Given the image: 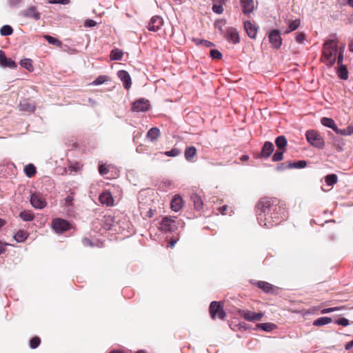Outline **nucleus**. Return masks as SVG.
<instances>
[{
	"label": "nucleus",
	"instance_id": "49530a36",
	"mask_svg": "<svg viewBox=\"0 0 353 353\" xmlns=\"http://www.w3.org/2000/svg\"><path fill=\"white\" fill-rule=\"evenodd\" d=\"M210 56L212 59H220L222 57L221 53L217 50H211Z\"/></svg>",
	"mask_w": 353,
	"mask_h": 353
},
{
	"label": "nucleus",
	"instance_id": "e2e57ef3",
	"mask_svg": "<svg viewBox=\"0 0 353 353\" xmlns=\"http://www.w3.org/2000/svg\"><path fill=\"white\" fill-rule=\"evenodd\" d=\"M353 347V342L351 341L345 345V350H349Z\"/></svg>",
	"mask_w": 353,
	"mask_h": 353
},
{
	"label": "nucleus",
	"instance_id": "774afa93",
	"mask_svg": "<svg viewBox=\"0 0 353 353\" xmlns=\"http://www.w3.org/2000/svg\"><path fill=\"white\" fill-rule=\"evenodd\" d=\"M110 353H124V352L121 350H113V351H111Z\"/></svg>",
	"mask_w": 353,
	"mask_h": 353
},
{
	"label": "nucleus",
	"instance_id": "c03bdc74",
	"mask_svg": "<svg viewBox=\"0 0 353 353\" xmlns=\"http://www.w3.org/2000/svg\"><path fill=\"white\" fill-rule=\"evenodd\" d=\"M99 172L101 175H105L109 172V165L106 164L100 165Z\"/></svg>",
	"mask_w": 353,
	"mask_h": 353
},
{
	"label": "nucleus",
	"instance_id": "f8f14e48",
	"mask_svg": "<svg viewBox=\"0 0 353 353\" xmlns=\"http://www.w3.org/2000/svg\"><path fill=\"white\" fill-rule=\"evenodd\" d=\"M163 21L161 17L154 16L152 17L148 24V30L156 32L159 30L163 26Z\"/></svg>",
	"mask_w": 353,
	"mask_h": 353
},
{
	"label": "nucleus",
	"instance_id": "f3484780",
	"mask_svg": "<svg viewBox=\"0 0 353 353\" xmlns=\"http://www.w3.org/2000/svg\"><path fill=\"white\" fill-rule=\"evenodd\" d=\"M99 201L103 205L111 206L113 205L114 200L112 194L109 192H104L99 196Z\"/></svg>",
	"mask_w": 353,
	"mask_h": 353
},
{
	"label": "nucleus",
	"instance_id": "de8ad7c7",
	"mask_svg": "<svg viewBox=\"0 0 353 353\" xmlns=\"http://www.w3.org/2000/svg\"><path fill=\"white\" fill-rule=\"evenodd\" d=\"M335 322L338 325H342V326H345V327L350 325L349 320L347 319H345V318L339 319L336 320Z\"/></svg>",
	"mask_w": 353,
	"mask_h": 353
},
{
	"label": "nucleus",
	"instance_id": "7ed1b4c3",
	"mask_svg": "<svg viewBox=\"0 0 353 353\" xmlns=\"http://www.w3.org/2000/svg\"><path fill=\"white\" fill-rule=\"evenodd\" d=\"M307 141L313 146L322 148L324 145V141L321 135L314 130H308L305 134Z\"/></svg>",
	"mask_w": 353,
	"mask_h": 353
},
{
	"label": "nucleus",
	"instance_id": "bb28decb",
	"mask_svg": "<svg viewBox=\"0 0 353 353\" xmlns=\"http://www.w3.org/2000/svg\"><path fill=\"white\" fill-rule=\"evenodd\" d=\"M191 199L192 200L196 209L201 210L203 208V201L200 196L196 194H192Z\"/></svg>",
	"mask_w": 353,
	"mask_h": 353
},
{
	"label": "nucleus",
	"instance_id": "f03ea898",
	"mask_svg": "<svg viewBox=\"0 0 353 353\" xmlns=\"http://www.w3.org/2000/svg\"><path fill=\"white\" fill-rule=\"evenodd\" d=\"M345 46L338 47L337 39L335 36L327 39L323 44L322 50V61L327 66L333 65L337 61V63L341 65L343 61V52Z\"/></svg>",
	"mask_w": 353,
	"mask_h": 353
},
{
	"label": "nucleus",
	"instance_id": "79ce46f5",
	"mask_svg": "<svg viewBox=\"0 0 353 353\" xmlns=\"http://www.w3.org/2000/svg\"><path fill=\"white\" fill-rule=\"evenodd\" d=\"M195 42H196V43L197 45H203V46H204L205 47H208V48L214 46V43H212L211 41L205 40V39L195 40Z\"/></svg>",
	"mask_w": 353,
	"mask_h": 353
},
{
	"label": "nucleus",
	"instance_id": "4c0bfd02",
	"mask_svg": "<svg viewBox=\"0 0 353 353\" xmlns=\"http://www.w3.org/2000/svg\"><path fill=\"white\" fill-rule=\"evenodd\" d=\"M44 38L50 44L54 45L57 46H61V42L59 40L52 36L45 35Z\"/></svg>",
	"mask_w": 353,
	"mask_h": 353
},
{
	"label": "nucleus",
	"instance_id": "2eb2a0df",
	"mask_svg": "<svg viewBox=\"0 0 353 353\" xmlns=\"http://www.w3.org/2000/svg\"><path fill=\"white\" fill-rule=\"evenodd\" d=\"M0 65L9 68H14L17 67L15 62L11 59L7 58L5 52L2 50H0Z\"/></svg>",
	"mask_w": 353,
	"mask_h": 353
},
{
	"label": "nucleus",
	"instance_id": "338daca9",
	"mask_svg": "<svg viewBox=\"0 0 353 353\" xmlns=\"http://www.w3.org/2000/svg\"><path fill=\"white\" fill-rule=\"evenodd\" d=\"M349 47H350V50L353 52V41H351Z\"/></svg>",
	"mask_w": 353,
	"mask_h": 353
},
{
	"label": "nucleus",
	"instance_id": "680f3d73",
	"mask_svg": "<svg viewBox=\"0 0 353 353\" xmlns=\"http://www.w3.org/2000/svg\"><path fill=\"white\" fill-rule=\"evenodd\" d=\"M331 309L332 310V312H333L344 310V309H345V306L334 307H331Z\"/></svg>",
	"mask_w": 353,
	"mask_h": 353
},
{
	"label": "nucleus",
	"instance_id": "8fccbe9b",
	"mask_svg": "<svg viewBox=\"0 0 353 353\" xmlns=\"http://www.w3.org/2000/svg\"><path fill=\"white\" fill-rule=\"evenodd\" d=\"M97 25V22L92 19H87L84 22L85 27H94Z\"/></svg>",
	"mask_w": 353,
	"mask_h": 353
},
{
	"label": "nucleus",
	"instance_id": "13d9d810",
	"mask_svg": "<svg viewBox=\"0 0 353 353\" xmlns=\"http://www.w3.org/2000/svg\"><path fill=\"white\" fill-rule=\"evenodd\" d=\"M183 202L181 198L178 195V204H177L178 210L183 208Z\"/></svg>",
	"mask_w": 353,
	"mask_h": 353
},
{
	"label": "nucleus",
	"instance_id": "58836bf2",
	"mask_svg": "<svg viewBox=\"0 0 353 353\" xmlns=\"http://www.w3.org/2000/svg\"><path fill=\"white\" fill-rule=\"evenodd\" d=\"M258 286L259 288L262 289L265 292H269L272 290V285L268 282L259 281L258 283Z\"/></svg>",
	"mask_w": 353,
	"mask_h": 353
},
{
	"label": "nucleus",
	"instance_id": "0eeeda50",
	"mask_svg": "<svg viewBox=\"0 0 353 353\" xmlns=\"http://www.w3.org/2000/svg\"><path fill=\"white\" fill-rule=\"evenodd\" d=\"M150 109V103L148 100L140 99L134 101L132 106V110L136 112H147Z\"/></svg>",
	"mask_w": 353,
	"mask_h": 353
},
{
	"label": "nucleus",
	"instance_id": "412c9836",
	"mask_svg": "<svg viewBox=\"0 0 353 353\" xmlns=\"http://www.w3.org/2000/svg\"><path fill=\"white\" fill-rule=\"evenodd\" d=\"M18 108L20 111L26 112H32L35 109V106L27 101L20 103Z\"/></svg>",
	"mask_w": 353,
	"mask_h": 353
},
{
	"label": "nucleus",
	"instance_id": "6ab92c4d",
	"mask_svg": "<svg viewBox=\"0 0 353 353\" xmlns=\"http://www.w3.org/2000/svg\"><path fill=\"white\" fill-rule=\"evenodd\" d=\"M244 27L249 37L252 39L255 38L257 33L256 28L250 21H245Z\"/></svg>",
	"mask_w": 353,
	"mask_h": 353
},
{
	"label": "nucleus",
	"instance_id": "a211bd4d",
	"mask_svg": "<svg viewBox=\"0 0 353 353\" xmlns=\"http://www.w3.org/2000/svg\"><path fill=\"white\" fill-rule=\"evenodd\" d=\"M274 151V145L272 142L266 141L265 142L262 150H261V156L263 158L269 157Z\"/></svg>",
	"mask_w": 353,
	"mask_h": 353
},
{
	"label": "nucleus",
	"instance_id": "4468645a",
	"mask_svg": "<svg viewBox=\"0 0 353 353\" xmlns=\"http://www.w3.org/2000/svg\"><path fill=\"white\" fill-rule=\"evenodd\" d=\"M241 6L242 7L243 12L249 15L253 12L254 10V0H241Z\"/></svg>",
	"mask_w": 353,
	"mask_h": 353
},
{
	"label": "nucleus",
	"instance_id": "393cba45",
	"mask_svg": "<svg viewBox=\"0 0 353 353\" xmlns=\"http://www.w3.org/2000/svg\"><path fill=\"white\" fill-rule=\"evenodd\" d=\"M257 327L266 332H271L276 327V325L272 323H259Z\"/></svg>",
	"mask_w": 353,
	"mask_h": 353
},
{
	"label": "nucleus",
	"instance_id": "6e6d98bb",
	"mask_svg": "<svg viewBox=\"0 0 353 353\" xmlns=\"http://www.w3.org/2000/svg\"><path fill=\"white\" fill-rule=\"evenodd\" d=\"M165 154L168 157H175L176 155V149L173 148L170 151L165 152Z\"/></svg>",
	"mask_w": 353,
	"mask_h": 353
},
{
	"label": "nucleus",
	"instance_id": "e433bc0d",
	"mask_svg": "<svg viewBox=\"0 0 353 353\" xmlns=\"http://www.w3.org/2000/svg\"><path fill=\"white\" fill-rule=\"evenodd\" d=\"M28 237V234L23 230H19L14 235V239L17 242H23Z\"/></svg>",
	"mask_w": 353,
	"mask_h": 353
},
{
	"label": "nucleus",
	"instance_id": "7c9ffc66",
	"mask_svg": "<svg viewBox=\"0 0 353 353\" xmlns=\"http://www.w3.org/2000/svg\"><path fill=\"white\" fill-rule=\"evenodd\" d=\"M300 26V20L296 19L294 21H291L287 29L285 30V33H290L295 30H296Z\"/></svg>",
	"mask_w": 353,
	"mask_h": 353
},
{
	"label": "nucleus",
	"instance_id": "20e7f679",
	"mask_svg": "<svg viewBox=\"0 0 353 353\" xmlns=\"http://www.w3.org/2000/svg\"><path fill=\"white\" fill-rule=\"evenodd\" d=\"M209 312L212 319H213L216 318L223 319L226 315L221 303L217 301H212L210 303Z\"/></svg>",
	"mask_w": 353,
	"mask_h": 353
},
{
	"label": "nucleus",
	"instance_id": "1a4fd4ad",
	"mask_svg": "<svg viewBox=\"0 0 353 353\" xmlns=\"http://www.w3.org/2000/svg\"><path fill=\"white\" fill-rule=\"evenodd\" d=\"M225 37L228 41L232 42L234 44H236L239 42V33L234 28L230 27L227 28L225 33Z\"/></svg>",
	"mask_w": 353,
	"mask_h": 353
},
{
	"label": "nucleus",
	"instance_id": "423d86ee",
	"mask_svg": "<svg viewBox=\"0 0 353 353\" xmlns=\"http://www.w3.org/2000/svg\"><path fill=\"white\" fill-rule=\"evenodd\" d=\"M52 226L55 232L62 233L69 229L70 224L64 219H55L52 221Z\"/></svg>",
	"mask_w": 353,
	"mask_h": 353
},
{
	"label": "nucleus",
	"instance_id": "c85d7f7f",
	"mask_svg": "<svg viewBox=\"0 0 353 353\" xmlns=\"http://www.w3.org/2000/svg\"><path fill=\"white\" fill-rule=\"evenodd\" d=\"M196 153V150L194 147L190 146L187 148L185 150V157L187 160H191Z\"/></svg>",
	"mask_w": 353,
	"mask_h": 353
},
{
	"label": "nucleus",
	"instance_id": "4be33fe9",
	"mask_svg": "<svg viewBox=\"0 0 353 353\" xmlns=\"http://www.w3.org/2000/svg\"><path fill=\"white\" fill-rule=\"evenodd\" d=\"M321 122L323 125L330 128L336 132H338V128L332 119L323 117L321 120Z\"/></svg>",
	"mask_w": 353,
	"mask_h": 353
},
{
	"label": "nucleus",
	"instance_id": "bf43d9fd",
	"mask_svg": "<svg viewBox=\"0 0 353 353\" xmlns=\"http://www.w3.org/2000/svg\"><path fill=\"white\" fill-rule=\"evenodd\" d=\"M331 312H332V310L331 309V307L325 308L321 311V314H328V313H331Z\"/></svg>",
	"mask_w": 353,
	"mask_h": 353
},
{
	"label": "nucleus",
	"instance_id": "a18cd8bd",
	"mask_svg": "<svg viewBox=\"0 0 353 353\" xmlns=\"http://www.w3.org/2000/svg\"><path fill=\"white\" fill-rule=\"evenodd\" d=\"M305 40V34L303 32H297L296 36V41L299 43H304Z\"/></svg>",
	"mask_w": 353,
	"mask_h": 353
},
{
	"label": "nucleus",
	"instance_id": "5701e85b",
	"mask_svg": "<svg viewBox=\"0 0 353 353\" xmlns=\"http://www.w3.org/2000/svg\"><path fill=\"white\" fill-rule=\"evenodd\" d=\"M214 3L217 2L219 4L214 3L212 6V11L218 14H221L223 12V4L225 3V0H213Z\"/></svg>",
	"mask_w": 353,
	"mask_h": 353
},
{
	"label": "nucleus",
	"instance_id": "c9c22d12",
	"mask_svg": "<svg viewBox=\"0 0 353 353\" xmlns=\"http://www.w3.org/2000/svg\"><path fill=\"white\" fill-rule=\"evenodd\" d=\"M306 165L305 161H298L296 162L289 163L288 167L289 168H303Z\"/></svg>",
	"mask_w": 353,
	"mask_h": 353
},
{
	"label": "nucleus",
	"instance_id": "f257e3e1",
	"mask_svg": "<svg viewBox=\"0 0 353 353\" xmlns=\"http://www.w3.org/2000/svg\"><path fill=\"white\" fill-rule=\"evenodd\" d=\"M275 200L271 198H263L258 204L261 210L258 215V221L261 225L268 228L278 224L281 220L276 211L280 209L274 205Z\"/></svg>",
	"mask_w": 353,
	"mask_h": 353
},
{
	"label": "nucleus",
	"instance_id": "37998d69",
	"mask_svg": "<svg viewBox=\"0 0 353 353\" xmlns=\"http://www.w3.org/2000/svg\"><path fill=\"white\" fill-rule=\"evenodd\" d=\"M283 151H276L272 157V161L274 162H277L279 161H281L283 157Z\"/></svg>",
	"mask_w": 353,
	"mask_h": 353
},
{
	"label": "nucleus",
	"instance_id": "b1692460",
	"mask_svg": "<svg viewBox=\"0 0 353 353\" xmlns=\"http://www.w3.org/2000/svg\"><path fill=\"white\" fill-rule=\"evenodd\" d=\"M332 322V319L330 317L323 316L318 318L313 322V325L314 326H323L327 324H329Z\"/></svg>",
	"mask_w": 353,
	"mask_h": 353
},
{
	"label": "nucleus",
	"instance_id": "052dcab7",
	"mask_svg": "<svg viewBox=\"0 0 353 353\" xmlns=\"http://www.w3.org/2000/svg\"><path fill=\"white\" fill-rule=\"evenodd\" d=\"M286 168H288V167L285 165L284 163H281V164L278 165L276 169H277V170H283Z\"/></svg>",
	"mask_w": 353,
	"mask_h": 353
},
{
	"label": "nucleus",
	"instance_id": "cd10ccee",
	"mask_svg": "<svg viewBox=\"0 0 353 353\" xmlns=\"http://www.w3.org/2000/svg\"><path fill=\"white\" fill-rule=\"evenodd\" d=\"M275 143L279 150H282L287 145V139L284 136H279L276 139Z\"/></svg>",
	"mask_w": 353,
	"mask_h": 353
},
{
	"label": "nucleus",
	"instance_id": "864d4df0",
	"mask_svg": "<svg viewBox=\"0 0 353 353\" xmlns=\"http://www.w3.org/2000/svg\"><path fill=\"white\" fill-rule=\"evenodd\" d=\"M171 208L172 210L176 211V195H174L172 199Z\"/></svg>",
	"mask_w": 353,
	"mask_h": 353
},
{
	"label": "nucleus",
	"instance_id": "4d7b16f0",
	"mask_svg": "<svg viewBox=\"0 0 353 353\" xmlns=\"http://www.w3.org/2000/svg\"><path fill=\"white\" fill-rule=\"evenodd\" d=\"M82 243L85 246L92 245V243L87 238L83 239Z\"/></svg>",
	"mask_w": 353,
	"mask_h": 353
},
{
	"label": "nucleus",
	"instance_id": "ea45409f",
	"mask_svg": "<svg viewBox=\"0 0 353 353\" xmlns=\"http://www.w3.org/2000/svg\"><path fill=\"white\" fill-rule=\"evenodd\" d=\"M19 216L25 221H30L34 219V215L26 211L21 212L19 214Z\"/></svg>",
	"mask_w": 353,
	"mask_h": 353
},
{
	"label": "nucleus",
	"instance_id": "5fc2aeb1",
	"mask_svg": "<svg viewBox=\"0 0 353 353\" xmlns=\"http://www.w3.org/2000/svg\"><path fill=\"white\" fill-rule=\"evenodd\" d=\"M51 3H61L63 5H66L70 3V0H52Z\"/></svg>",
	"mask_w": 353,
	"mask_h": 353
},
{
	"label": "nucleus",
	"instance_id": "a878e982",
	"mask_svg": "<svg viewBox=\"0 0 353 353\" xmlns=\"http://www.w3.org/2000/svg\"><path fill=\"white\" fill-rule=\"evenodd\" d=\"M123 52L122 50L119 49H114L110 52V59L111 60H121L123 57Z\"/></svg>",
	"mask_w": 353,
	"mask_h": 353
},
{
	"label": "nucleus",
	"instance_id": "69168bd1",
	"mask_svg": "<svg viewBox=\"0 0 353 353\" xmlns=\"http://www.w3.org/2000/svg\"><path fill=\"white\" fill-rule=\"evenodd\" d=\"M175 244H176V241L174 240V239H171L170 243H169V245L168 246L170 247V248H174Z\"/></svg>",
	"mask_w": 353,
	"mask_h": 353
},
{
	"label": "nucleus",
	"instance_id": "a19ab883",
	"mask_svg": "<svg viewBox=\"0 0 353 353\" xmlns=\"http://www.w3.org/2000/svg\"><path fill=\"white\" fill-rule=\"evenodd\" d=\"M40 343H41L40 339L37 336H35V337H33L30 341V346L31 348L34 349V348H37L39 345Z\"/></svg>",
	"mask_w": 353,
	"mask_h": 353
},
{
	"label": "nucleus",
	"instance_id": "6e6552de",
	"mask_svg": "<svg viewBox=\"0 0 353 353\" xmlns=\"http://www.w3.org/2000/svg\"><path fill=\"white\" fill-rule=\"evenodd\" d=\"M30 203L32 207L37 209H43L47 205L46 200L40 194L37 193L31 194Z\"/></svg>",
	"mask_w": 353,
	"mask_h": 353
},
{
	"label": "nucleus",
	"instance_id": "dca6fc26",
	"mask_svg": "<svg viewBox=\"0 0 353 353\" xmlns=\"http://www.w3.org/2000/svg\"><path fill=\"white\" fill-rule=\"evenodd\" d=\"M23 14L28 18L33 19L37 21L41 17V14L37 10L36 7L34 6L30 7L24 10L23 12Z\"/></svg>",
	"mask_w": 353,
	"mask_h": 353
},
{
	"label": "nucleus",
	"instance_id": "2f4dec72",
	"mask_svg": "<svg viewBox=\"0 0 353 353\" xmlns=\"http://www.w3.org/2000/svg\"><path fill=\"white\" fill-rule=\"evenodd\" d=\"M325 181L327 185L331 186L337 183L338 177L334 174H328L325 176Z\"/></svg>",
	"mask_w": 353,
	"mask_h": 353
},
{
	"label": "nucleus",
	"instance_id": "9d476101",
	"mask_svg": "<svg viewBox=\"0 0 353 353\" xmlns=\"http://www.w3.org/2000/svg\"><path fill=\"white\" fill-rule=\"evenodd\" d=\"M176 227L174 219L165 217L161 222L160 229L165 232H172Z\"/></svg>",
	"mask_w": 353,
	"mask_h": 353
},
{
	"label": "nucleus",
	"instance_id": "0e129e2a",
	"mask_svg": "<svg viewBox=\"0 0 353 353\" xmlns=\"http://www.w3.org/2000/svg\"><path fill=\"white\" fill-rule=\"evenodd\" d=\"M21 0H9L10 4L12 6H16L19 3Z\"/></svg>",
	"mask_w": 353,
	"mask_h": 353
},
{
	"label": "nucleus",
	"instance_id": "aec40b11",
	"mask_svg": "<svg viewBox=\"0 0 353 353\" xmlns=\"http://www.w3.org/2000/svg\"><path fill=\"white\" fill-rule=\"evenodd\" d=\"M160 134V130L158 128H152L148 130L146 137L150 141H154L158 139Z\"/></svg>",
	"mask_w": 353,
	"mask_h": 353
},
{
	"label": "nucleus",
	"instance_id": "39448f33",
	"mask_svg": "<svg viewBox=\"0 0 353 353\" xmlns=\"http://www.w3.org/2000/svg\"><path fill=\"white\" fill-rule=\"evenodd\" d=\"M239 314L245 320L250 322L259 321L264 315L262 312H254L248 310H239Z\"/></svg>",
	"mask_w": 353,
	"mask_h": 353
},
{
	"label": "nucleus",
	"instance_id": "473e14b6",
	"mask_svg": "<svg viewBox=\"0 0 353 353\" xmlns=\"http://www.w3.org/2000/svg\"><path fill=\"white\" fill-rule=\"evenodd\" d=\"M338 65L339 68L337 73L339 77L342 79H347L348 78V72L347 69L345 67H343V63H341V65Z\"/></svg>",
	"mask_w": 353,
	"mask_h": 353
},
{
	"label": "nucleus",
	"instance_id": "72a5a7b5",
	"mask_svg": "<svg viewBox=\"0 0 353 353\" xmlns=\"http://www.w3.org/2000/svg\"><path fill=\"white\" fill-rule=\"evenodd\" d=\"M24 172L27 176L32 177L36 173V168L32 164H28L25 166Z\"/></svg>",
	"mask_w": 353,
	"mask_h": 353
},
{
	"label": "nucleus",
	"instance_id": "09e8293b",
	"mask_svg": "<svg viewBox=\"0 0 353 353\" xmlns=\"http://www.w3.org/2000/svg\"><path fill=\"white\" fill-rule=\"evenodd\" d=\"M74 198L69 195L64 200V205L65 207H72L73 205Z\"/></svg>",
	"mask_w": 353,
	"mask_h": 353
},
{
	"label": "nucleus",
	"instance_id": "3c124183",
	"mask_svg": "<svg viewBox=\"0 0 353 353\" xmlns=\"http://www.w3.org/2000/svg\"><path fill=\"white\" fill-rule=\"evenodd\" d=\"M105 81V77H99L96 80L93 81L94 85H100L104 83Z\"/></svg>",
	"mask_w": 353,
	"mask_h": 353
},
{
	"label": "nucleus",
	"instance_id": "9b49d317",
	"mask_svg": "<svg viewBox=\"0 0 353 353\" xmlns=\"http://www.w3.org/2000/svg\"><path fill=\"white\" fill-rule=\"evenodd\" d=\"M269 40L274 48H279L282 43L279 31L278 30H272L269 34Z\"/></svg>",
	"mask_w": 353,
	"mask_h": 353
},
{
	"label": "nucleus",
	"instance_id": "f704fd0d",
	"mask_svg": "<svg viewBox=\"0 0 353 353\" xmlns=\"http://www.w3.org/2000/svg\"><path fill=\"white\" fill-rule=\"evenodd\" d=\"M13 32V29L10 26L4 25L0 29V34L2 36L11 35Z\"/></svg>",
	"mask_w": 353,
	"mask_h": 353
},
{
	"label": "nucleus",
	"instance_id": "603ef678",
	"mask_svg": "<svg viewBox=\"0 0 353 353\" xmlns=\"http://www.w3.org/2000/svg\"><path fill=\"white\" fill-rule=\"evenodd\" d=\"M225 24V22L223 21H216L215 22V27L218 28L221 32H223V25Z\"/></svg>",
	"mask_w": 353,
	"mask_h": 353
},
{
	"label": "nucleus",
	"instance_id": "ddd939ff",
	"mask_svg": "<svg viewBox=\"0 0 353 353\" xmlns=\"http://www.w3.org/2000/svg\"><path fill=\"white\" fill-rule=\"evenodd\" d=\"M118 77L123 82V86L128 90L132 85L131 77L129 73L125 70H119L117 72Z\"/></svg>",
	"mask_w": 353,
	"mask_h": 353
},
{
	"label": "nucleus",
	"instance_id": "c756f323",
	"mask_svg": "<svg viewBox=\"0 0 353 353\" xmlns=\"http://www.w3.org/2000/svg\"><path fill=\"white\" fill-rule=\"evenodd\" d=\"M20 65L21 67L26 68L28 71H33L34 67L32 63V60L30 59H23L20 61Z\"/></svg>",
	"mask_w": 353,
	"mask_h": 353
}]
</instances>
